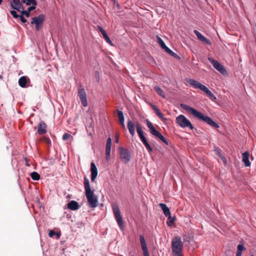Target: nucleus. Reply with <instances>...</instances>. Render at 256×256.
<instances>
[{
    "label": "nucleus",
    "mask_w": 256,
    "mask_h": 256,
    "mask_svg": "<svg viewBox=\"0 0 256 256\" xmlns=\"http://www.w3.org/2000/svg\"><path fill=\"white\" fill-rule=\"evenodd\" d=\"M76 227L78 228H82L84 226V223L82 222H76Z\"/></svg>",
    "instance_id": "obj_43"
},
{
    "label": "nucleus",
    "mask_w": 256,
    "mask_h": 256,
    "mask_svg": "<svg viewBox=\"0 0 256 256\" xmlns=\"http://www.w3.org/2000/svg\"><path fill=\"white\" fill-rule=\"evenodd\" d=\"M183 240L185 242L190 243L192 240V238L190 236L187 235L186 234H184L183 236Z\"/></svg>",
    "instance_id": "obj_35"
},
{
    "label": "nucleus",
    "mask_w": 256,
    "mask_h": 256,
    "mask_svg": "<svg viewBox=\"0 0 256 256\" xmlns=\"http://www.w3.org/2000/svg\"><path fill=\"white\" fill-rule=\"evenodd\" d=\"M120 158L124 164L128 163L131 158L130 153L129 150L122 146H120L119 148Z\"/></svg>",
    "instance_id": "obj_11"
},
{
    "label": "nucleus",
    "mask_w": 256,
    "mask_h": 256,
    "mask_svg": "<svg viewBox=\"0 0 256 256\" xmlns=\"http://www.w3.org/2000/svg\"><path fill=\"white\" fill-rule=\"evenodd\" d=\"M10 14L14 18H18L20 17V14H18L14 10H10Z\"/></svg>",
    "instance_id": "obj_40"
},
{
    "label": "nucleus",
    "mask_w": 256,
    "mask_h": 256,
    "mask_svg": "<svg viewBox=\"0 0 256 256\" xmlns=\"http://www.w3.org/2000/svg\"><path fill=\"white\" fill-rule=\"evenodd\" d=\"M112 208L115 220L120 230H123L124 228V225L118 206L116 204H113L112 206Z\"/></svg>",
    "instance_id": "obj_9"
},
{
    "label": "nucleus",
    "mask_w": 256,
    "mask_h": 256,
    "mask_svg": "<svg viewBox=\"0 0 256 256\" xmlns=\"http://www.w3.org/2000/svg\"><path fill=\"white\" fill-rule=\"evenodd\" d=\"M12 58H13V60H14V62H15V60H16V58H14V56H13Z\"/></svg>",
    "instance_id": "obj_59"
},
{
    "label": "nucleus",
    "mask_w": 256,
    "mask_h": 256,
    "mask_svg": "<svg viewBox=\"0 0 256 256\" xmlns=\"http://www.w3.org/2000/svg\"><path fill=\"white\" fill-rule=\"evenodd\" d=\"M70 136L71 135L70 134L65 132L62 136V139L64 140H67L70 138Z\"/></svg>",
    "instance_id": "obj_41"
},
{
    "label": "nucleus",
    "mask_w": 256,
    "mask_h": 256,
    "mask_svg": "<svg viewBox=\"0 0 256 256\" xmlns=\"http://www.w3.org/2000/svg\"><path fill=\"white\" fill-rule=\"evenodd\" d=\"M98 176V174H91L90 178L92 182H94Z\"/></svg>",
    "instance_id": "obj_48"
},
{
    "label": "nucleus",
    "mask_w": 256,
    "mask_h": 256,
    "mask_svg": "<svg viewBox=\"0 0 256 256\" xmlns=\"http://www.w3.org/2000/svg\"><path fill=\"white\" fill-rule=\"evenodd\" d=\"M90 171L91 174H98V168L94 162H90Z\"/></svg>",
    "instance_id": "obj_31"
},
{
    "label": "nucleus",
    "mask_w": 256,
    "mask_h": 256,
    "mask_svg": "<svg viewBox=\"0 0 256 256\" xmlns=\"http://www.w3.org/2000/svg\"><path fill=\"white\" fill-rule=\"evenodd\" d=\"M64 214H66V218L70 220L72 218V214H71V212H65Z\"/></svg>",
    "instance_id": "obj_49"
},
{
    "label": "nucleus",
    "mask_w": 256,
    "mask_h": 256,
    "mask_svg": "<svg viewBox=\"0 0 256 256\" xmlns=\"http://www.w3.org/2000/svg\"><path fill=\"white\" fill-rule=\"evenodd\" d=\"M163 50L170 56L172 53L173 52V51L167 46Z\"/></svg>",
    "instance_id": "obj_42"
},
{
    "label": "nucleus",
    "mask_w": 256,
    "mask_h": 256,
    "mask_svg": "<svg viewBox=\"0 0 256 256\" xmlns=\"http://www.w3.org/2000/svg\"><path fill=\"white\" fill-rule=\"evenodd\" d=\"M116 6L117 8V9L118 10H120L122 8V7L119 4H116Z\"/></svg>",
    "instance_id": "obj_54"
},
{
    "label": "nucleus",
    "mask_w": 256,
    "mask_h": 256,
    "mask_svg": "<svg viewBox=\"0 0 256 256\" xmlns=\"http://www.w3.org/2000/svg\"><path fill=\"white\" fill-rule=\"evenodd\" d=\"M94 77L97 82H100V74L99 70L94 71Z\"/></svg>",
    "instance_id": "obj_36"
},
{
    "label": "nucleus",
    "mask_w": 256,
    "mask_h": 256,
    "mask_svg": "<svg viewBox=\"0 0 256 256\" xmlns=\"http://www.w3.org/2000/svg\"><path fill=\"white\" fill-rule=\"evenodd\" d=\"M170 56L174 57V58H176V59L180 60V56L176 53H175L174 52H173L172 54H170Z\"/></svg>",
    "instance_id": "obj_46"
},
{
    "label": "nucleus",
    "mask_w": 256,
    "mask_h": 256,
    "mask_svg": "<svg viewBox=\"0 0 256 256\" xmlns=\"http://www.w3.org/2000/svg\"><path fill=\"white\" fill-rule=\"evenodd\" d=\"M154 90L156 92L158 95L162 96L163 98H165V94L163 90L158 86H154Z\"/></svg>",
    "instance_id": "obj_29"
},
{
    "label": "nucleus",
    "mask_w": 256,
    "mask_h": 256,
    "mask_svg": "<svg viewBox=\"0 0 256 256\" xmlns=\"http://www.w3.org/2000/svg\"><path fill=\"white\" fill-rule=\"evenodd\" d=\"M100 206H104L103 204H100Z\"/></svg>",
    "instance_id": "obj_63"
},
{
    "label": "nucleus",
    "mask_w": 256,
    "mask_h": 256,
    "mask_svg": "<svg viewBox=\"0 0 256 256\" xmlns=\"http://www.w3.org/2000/svg\"><path fill=\"white\" fill-rule=\"evenodd\" d=\"M118 116L122 127L126 129L124 124V116L123 112L119 109L117 110Z\"/></svg>",
    "instance_id": "obj_25"
},
{
    "label": "nucleus",
    "mask_w": 256,
    "mask_h": 256,
    "mask_svg": "<svg viewBox=\"0 0 256 256\" xmlns=\"http://www.w3.org/2000/svg\"><path fill=\"white\" fill-rule=\"evenodd\" d=\"M127 128L132 136L135 135V125L134 122L130 119H128L127 122Z\"/></svg>",
    "instance_id": "obj_23"
},
{
    "label": "nucleus",
    "mask_w": 256,
    "mask_h": 256,
    "mask_svg": "<svg viewBox=\"0 0 256 256\" xmlns=\"http://www.w3.org/2000/svg\"><path fill=\"white\" fill-rule=\"evenodd\" d=\"M18 18L22 24H25L28 22L27 20L22 15H20V17Z\"/></svg>",
    "instance_id": "obj_44"
},
{
    "label": "nucleus",
    "mask_w": 256,
    "mask_h": 256,
    "mask_svg": "<svg viewBox=\"0 0 256 256\" xmlns=\"http://www.w3.org/2000/svg\"><path fill=\"white\" fill-rule=\"evenodd\" d=\"M246 248L242 244H239L237 246V252L236 256H242V252L246 250Z\"/></svg>",
    "instance_id": "obj_27"
},
{
    "label": "nucleus",
    "mask_w": 256,
    "mask_h": 256,
    "mask_svg": "<svg viewBox=\"0 0 256 256\" xmlns=\"http://www.w3.org/2000/svg\"><path fill=\"white\" fill-rule=\"evenodd\" d=\"M159 206L162 210L164 215L166 218H170L171 213L170 210L166 204L160 203L159 204Z\"/></svg>",
    "instance_id": "obj_22"
},
{
    "label": "nucleus",
    "mask_w": 256,
    "mask_h": 256,
    "mask_svg": "<svg viewBox=\"0 0 256 256\" xmlns=\"http://www.w3.org/2000/svg\"><path fill=\"white\" fill-rule=\"evenodd\" d=\"M22 2L23 4H26V6H30L31 4L32 5V4H37L36 0H22Z\"/></svg>",
    "instance_id": "obj_34"
},
{
    "label": "nucleus",
    "mask_w": 256,
    "mask_h": 256,
    "mask_svg": "<svg viewBox=\"0 0 256 256\" xmlns=\"http://www.w3.org/2000/svg\"><path fill=\"white\" fill-rule=\"evenodd\" d=\"M102 38H105V36H107L108 34L105 31L102 34Z\"/></svg>",
    "instance_id": "obj_53"
},
{
    "label": "nucleus",
    "mask_w": 256,
    "mask_h": 256,
    "mask_svg": "<svg viewBox=\"0 0 256 256\" xmlns=\"http://www.w3.org/2000/svg\"><path fill=\"white\" fill-rule=\"evenodd\" d=\"M168 220L166 222V224L168 226L171 227L172 226V224L175 222V221L176 220V216H172L170 215V218H167Z\"/></svg>",
    "instance_id": "obj_30"
},
{
    "label": "nucleus",
    "mask_w": 256,
    "mask_h": 256,
    "mask_svg": "<svg viewBox=\"0 0 256 256\" xmlns=\"http://www.w3.org/2000/svg\"><path fill=\"white\" fill-rule=\"evenodd\" d=\"M47 126L44 121H40L38 126V133L40 135L46 134L47 132Z\"/></svg>",
    "instance_id": "obj_20"
},
{
    "label": "nucleus",
    "mask_w": 256,
    "mask_h": 256,
    "mask_svg": "<svg viewBox=\"0 0 256 256\" xmlns=\"http://www.w3.org/2000/svg\"><path fill=\"white\" fill-rule=\"evenodd\" d=\"M208 60L216 70L224 75V66L223 65L212 57H208Z\"/></svg>",
    "instance_id": "obj_12"
},
{
    "label": "nucleus",
    "mask_w": 256,
    "mask_h": 256,
    "mask_svg": "<svg viewBox=\"0 0 256 256\" xmlns=\"http://www.w3.org/2000/svg\"><path fill=\"white\" fill-rule=\"evenodd\" d=\"M224 72H225V76H226V75H227V74H228V73H227L226 70V69H225Z\"/></svg>",
    "instance_id": "obj_58"
},
{
    "label": "nucleus",
    "mask_w": 256,
    "mask_h": 256,
    "mask_svg": "<svg viewBox=\"0 0 256 256\" xmlns=\"http://www.w3.org/2000/svg\"><path fill=\"white\" fill-rule=\"evenodd\" d=\"M2 78H3L2 75V74H0V78L2 79Z\"/></svg>",
    "instance_id": "obj_57"
},
{
    "label": "nucleus",
    "mask_w": 256,
    "mask_h": 256,
    "mask_svg": "<svg viewBox=\"0 0 256 256\" xmlns=\"http://www.w3.org/2000/svg\"><path fill=\"white\" fill-rule=\"evenodd\" d=\"M186 80L194 88H198L202 91L211 100L216 99V97L214 94L208 89V88L197 80L193 78H186Z\"/></svg>",
    "instance_id": "obj_4"
},
{
    "label": "nucleus",
    "mask_w": 256,
    "mask_h": 256,
    "mask_svg": "<svg viewBox=\"0 0 256 256\" xmlns=\"http://www.w3.org/2000/svg\"><path fill=\"white\" fill-rule=\"evenodd\" d=\"M67 198H70V195H68V196H67Z\"/></svg>",
    "instance_id": "obj_62"
},
{
    "label": "nucleus",
    "mask_w": 256,
    "mask_h": 256,
    "mask_svg": "<svg viewBox=\"0 0 256 256\" xmlns=\"http://www.w3.org/2000/svg\"><path fill=\"white\" fill-rule=\"evenodd\" d=\"M22 0H11L10 2V6L11 8L16 10L20 12L24 8L22 5Z\"/></svg>",
    "instance_id": "obj_15"
},
{
    "label": "nucleus",
    "mask_w": 256,
    "mask_h": 256,
    "mask_svg": "<svg viewBox=\"0 0 256 256\" xmlns=\"http://www.w3.org/2000/svg\"><path fill=\"white\" fill-rule=\"evenodd\" d=\"M80 207V206L78 202L74 200H72L68 202L66 206H65L64 208V210L68 208L71 210H78Z\"/></svg>",
    "instance_id": "obj_17"
},
{
    "label": "nucleus",
    "mask_w": 256,
    "mask_h": 256,
    "mask_svg": "<svg viewBox=\"0 0 256 256\" xmlns=\"http://www.w3.org/2000/svg\"><path fill=\"white\" fill-rule=\"evenodd\" d=\"M48 235L51 238L58 240L62 235V233L60 230L56 232L54 230L51 229L48 230Z\"/></svg>",
    "instance_id": "obj_24"
},
{
    "label": "nucleus",
    "mask_w": 256,
    "mask_h": 256,
    "mask_svg": "<svg viewBox=\"0 0 256 256\" xmlns=\"http://www.w3.org/2000/svg\"><path fill=\"white\" fill-rule=\"evenodd\" d=\"M78 96L83 106H88V100L86 98V94L85 90L84 88H79L78 90Z\"/></svg>",
    "instance_id": "obj_14"
},
{
    "label": "nucleus",
    "mask_w": 256,
    "mask_h": 256,
    "mask_svg": "<svg viewBox=\"0 0 256 256\" xmlns=\"http://www.w3.org/2000/svg\"><path fill=\"white\" fill-rule=\"evenodd\" d=\"M113 2V4L116 6V4H118L117 2V0H114L112 2Z\"/></svg>",
    "instance_id": "obj_56"
},
{
    "label": "nucleus",
    "mask_w": 256,
    "mask_h": 256,
    "mask_svg": "<svg viewBox=\"0 0 256 256\" xmlns=\"http://www.w3.org/2000/svg\"><path fill=\"white\" fill-rule=\"evenodd\" d=\"M180 106L200 120L206 122L212 127L214 128H219L218 124L212 118L204 114L200 110L183 103L180 104Z\"/></svg>",
    "instance_id": "obj_1"
},
{
    "label": "nucleus",
    "mask_w": 256,
    "mask_h": 256,
    "mask_svg": "<svg viewBox=\"0 0 256 256\" xmlns=\"http://www.w3.org/2000/svg\"><path fill=\"white\" fill-rule=\"evenodd\" d=\"M136 128H138V127L140 128L142 126V125L140 124V123L138 122H136V124H134Z\"/></svg>",
    "instance_id": "obj_50"
},
{
    "label": "nucleus",
    "mask_w": 256,
    "mask_h": 256,
    "mask_svg": "<svg viewBox=\"0 0 256 256\" xmlns=\"http://www.w3.org/2000/svg\"><path fill=\"white\" fill-rule=\"evenodd\" d=\"M194 34L196 35L197 36V38L198 40L200 41L203 42L204 43L210 45L211 44V42L210 40L206 38V36H204L201 32H200L199 31H198L196 30H194Z\"/></svg>",
    "instance_id": "obj_18"
},
{
    "label": "nucleus",
    "mask_w": 256,
    "mask_h": 256,
    "mask_svg": "<svg viewBox=\"0 0 256 256\" xmlns=\"http://www.w3.org/2000/svg\"><path fill=\"white\" fill-rule=\"evenodd\" d=\"M180 106L200 120L206 122L212 127L214 128H219L218 124L212 118L204 114L200 110L183 103L180 104Z\"/></svg>",
    "instance_id": "obj_2"
},
{
    "label": "nucleus",
    "mask_w": 256,
    "mask_h": 256,
    "mask_svg": "<svg viewBox=\"0 0 256 256\" xmlns=\"http://www.w3.org/2000/svg\"><path fill=\"white\" fill-rule=\"evenodd\" d=\"M88 135L91 136V135H92V134H91L90 132V133L88 134Z\"/></svg>",
    "instance_id": "obj_64"
},
{
    "label": "nucleus",
    "mask_w": 256,
    "mask_h": 256,
    "mask_svg": "<svg viewBox=\"0 0 256 256\" xmlns=\"http://www.w3.org/2000/svg\"><path fill=\"white\" fill-rule=\"evenodd\" d=\"M242 162H244L246 167L250 166L251 163L250 162V153L248 151H246L242 154Z\"/></svg>",
    "instance_id": "obj_21"
},
{
    "label": "nucleus",
    "mask_w": 256,
    "mask_h": 256,
    "mask_svg": "<svg viewBox=\"0 0 256 256\" xmlns=\"http://www.w3.org/2000/svg\"><path fill=\"white\" fill-rule=\"evenodd\" d=\"M30 78L26 76H21L18 81L19 86L22 88H26L30 85Z\"/></svg>",
    "instance_id": "obj_16"
},
{
    "label": "nucleus",
    "mask_w": 256,
    "mask_h": 256,
    "mask_svg": "<svg viewBox=\"0 0 256 256\" xmlns=\"http://www.w3.org/2000/svg\"><path fill=\"white\" fill-rule=\"evenodd\" d=\"M156 38L157 43L158 44L160 48L163 50L166 46L164 42L160 36L158 35L156 36Z\"/></svg>",
    "instance_id": "obj_28"
},
{
    "label": "nucleus",
    "mask_w": 256,
    "mask_h": 256,
    "mask_svg": "<svg viewBox=\"0 0 256 256\" xmlns=\"http://www.w3.org/2000/svg\"><path fill=\"white\" fill-rule=\"evenodd\" d=\"M30 176L34 180H38L40 178V174L36 172H31Z\"/></svg>",
    "instance_id": "obj_33"
},
{
    "label": "nucleus",
    "mask_w": 256,
    "mask_h": 256,
    "mask_svg": "<svg viewBox=\"0 0 256 256\" xmlns=\"http://www.w3.org/2000/svg\"><path fill=\"white\" fill-rule=\"evenodd\" d=\"M226 163H227V160H226V159L225 158V162H224L225 166L226 164Z\"/></svg>",
    "instance_id": "obj_60"
},
{
    "label": "nucleus",
    "mask_w": 256,
    "mask_h": 256,
    "mask_svg": "<svg viewBox=\"0 0 256 256\" xmlns=\"http://www.w3.org/2000/svg\"><path fill=\"white\" fill-rule=\"evenodd\" d=\"M171 245L172 256H182L184 243L181 238L175 236L172 241Z\"/></svg>",
    "instance_id": "obj_5"
},
{
    "label": "nucleus",
    "mask_w": 256,
    "mask_h": 256,
    "mask_svg": "<svg viewBox=\"0 0 256 256\" xmlns=\"http://www.w3.org/2000/svg\"><path fill=\"white\" fill-rule=\"evenodd\" d=\"M214 152L216 155L219 156L224 162V156L222 154V150L220 148L216 147L214 148Z\"/></svg>",
    "instance_id": "obj_32"
},
{
    "label": "nucleus",
    "mask_w": 256,
    "mask_h": 256,
    "mask_svg": "<svg viewBox=\"0 0 256 256\" xmlns=\"http://www.w3.org/2000/svg\"><path fill=\"white\" fill-rule=\"evenodd\" d=\"M46 15L41 14L38 16H34L31 18L30 24L35 25V30L36 32H39L44 26L46 21Z\"/></svg>",
    "instance_id": "obj_7"
},
{
    "label": "nucleus",
    "mask_w": 256,
    "mask_h": 256,
    "mask_svg": "<svg viewBox=\"0 0 256 256\" xmlns=\"http://www.w3.org/2000/svg\"><path fill=\"white\" fill-rule=\"evenodd\" d=\"M20 12L21 13L20 15H22L23 16H24L26 18H29L30 16V14L27 10H24V8L20 10Z\"/></svg>",
    "instance_id": "obj_38"
},
{
    "label": "nucleus",
    "mask_w": 256,
    "mask_h": 256,
    "mask_svg": "<svg viewBox=\"0 0 256 256\" xmlns=\"http://www.w3.org/2000/svg\"><path fill=\"white\" fill-rule=\"evenodd\" d=\"M84 187L88 206L93 208L97 207L98 204V196L94 194V190L91 188L89 180L86 176L84 178Z\"/></svg>",
    "instance_id": "obj_3"
},
{
    "label": "nucleus",
    "mask_w": 256,
    "mask_h": 256,
    "mask_svg": "<svg viewBox=\"0 0 256 256\" xmlns=\"http://www.w3.org/2000/svg\"><path fill=\"white\" fill-rule=\"evenodd\" d=\"M144 256H150L148 248L142 250Z\"/></svg>",
    "instance_id": "obj_45"
},
{
    "label": "nucleus",
    "mask_w": 256,
    "mask_h": 256,
    "mask_svg": "<svg viewBox=\"0 0 256 256\" xmlns=\"http://www.w3.org/2000/svg\"><path fill=\"white\" fill-rule=\"evenodd\" d=\"M176 122L182 128H188L190 130H196L191 122L183 114L178 116L176 118Z\"/></svg>",
    "instance_id": "obj_8"
},
{
    "label": "nucleus",
    "mask_w": 256,
    "mask_h": 256,
    "mask_svg": "<svg viewBox=\"0 0 256 256\" xmlns=\"http://www.w3.org/2000/svg\"><path fill=\"white\" fill-rule=\"evenodd\" d=\"M114 142L116 144H118L119 142V138L118 137H116L114 140Z\"/></svg>",
    "instance_id": "obj_55"
},
{
    "label": "nucleus",
    "mask_w": 256,
    "mask_h": 256,
    "mask_svg": "<svg viewBox=\"0 0 256 256\" xmlns=\"http://www.w3.org/2000/svg\"><path fill=\"white\" fill-rule=\"evenodd\" d=\"M36 6H37V4H32V5H31V6H29L27 8V10L30 14V12L32 11H33V10H36Z\"/></svg>",
    "instance_id": "obj_39"
},
{
    "label": "nucleus",
    "mask_w": 256,
    "mask_h": 256,
    "mask_svg": "<svg viewBox=\"0 0 256 256\" xmlns=\"http://www.w3.org/2000/svg\"><path fill=\"white\" fill-rule=\"evenodd\" d=\"M2 1H3V0H0V5L2 4Z\"/></svg>",
    "instance_id": "obj_61"
},
{
    "label": "nucleus",
    "mask_w": 256,
    "mask_h": 256,
    "mask_svg": "<svg viewBox=\"0 0 256 256\" xmlns=\"http://www.w3.org/2000/svg\"><path fill=\"white\" fill-rule=\"evenodd\" d=\"M112 145V139L108 136L106 139V160L108 162L110 159V153Z\"/></svg>",
    "instance_id": "obj_13"
},
{
    "label": "nucleus",
    "mask_w": 256,
    "mask_h": 256,
    "mask_svg": "<svg viewBox=\"0 0 256 256\" xmlns=\"http://www.w3.org/2000/svg\"><path fill=\"white\" fill-rule=\"evenodd\" d=\"M97 29L101 34L106 31V30L100 26H98Z\"/></svg>",
    "instance_id": "obj_47"
},
{
    "label": "nucleus",
    "mask_w": 256,
    "mask_h": 256,
    "mask_svg": "<svg viewBox=\"0 0 256 256\" xmlns=\"http://www.w3.org/2000/svg\"><path fill=\"white\" fill-rule=\"evenodd\" d=\"M46 141L48 144L51 145V140L48 138H46Z\"/></svg>",
    "instance_id": "obj_51"
},
{
    "label": "nucleus",
    "mask_w": 256,
    "mask_h": 256,
    "mask_svg": "<svg viewBox=\"0 0 256 256\" xmlns=\"http://www.w3.org/2000/svg\"><path fill=\"white\" fill-rule=\"evenodd\" d=\"M105 41L108 44L111 46H114V44L112 42V40H111L110 36L108 35L107 36H105V38H103Z\"/></svg>",
    "instance_id": "obj_37"
},
{
    "label": "nucleus",
    "mask_w": 256,
    "mask_h": 256,
    "mask_svg": "<svg viewBox=\"0 0 256 256\" xmlns=\"http://www.w3.org/2000/svg\"><path fill=\"white\" fill-rule=\"evenodd\" d=\"M25 162H26V165L28 166H30V164L28 162V160L27 158H24Z\"/></svg>",
    "instance_id": "obj_52"
},
{
    "label": "nucleus",
    "mask_w": 256,
    "mask_h": 256,
    "mask_svg": "<svg viewBox=\"0 0 256 256\" xmlns=\"http://www.w3.org/2000/svg\"><path fill=\"white\" fill-rule=\"evenodd\" d=\"M140 245L142 246V250L148 248V246H147V244H146L145 238L144 235H142V234L140 235Z\"/></svg>",
    "instance_id": "obj_26"
},
{
    "label": "nucleus",
    "mask_w": 256,
    "mask_h": 256,
    "mask_svg": "<svg viewBox=\"0 0 256 256\" xmlns=\"http://www.w3.org/2000/svg\"><path fill=\"white\" fill-rule=\"evenodd\" d=\"M145 123L148 128L150 132L154 136L158 138L165 144L168 146V140L158 130H156L153 124L148 119H146Z\"/></svg>",
    "instance_id": "obj_6"
},
{
    "label": "nucleus",
    "mask_w": 256,
    "mask_h": 256,
    "mask_svg": "<svg viewBox=\"0 0 256 256\" xmlns=\"http://www.w3.org/2000/svg\"><path fill=\"white\" fill-rule=\"evenodd\" d=\"M136 130L140 140L146 147L148 153L151 154L153 152V149L147 140L142 126L140 128L138 127L136 128Z\"/></svg>",
    "instance_id": "obj_10"
},
{
    "label": "nucleus",
    "mask_w": 256,
    "mask_h": 256,
    "mask_svg": "<svg viewBox=\"0 0 256 256\" xmlns=\"http://www.w3.org/2000/svg\"><path fill=\"white\" fill-rule=\"evenodd\" d=\"M149 105L151 106V108L153 109L156 114L157 116L164 122L166 119L164 117V114L161 112V111L158 108V107L154 104L152 102L149 103Z\"/></svg>",
    "instance_id": "obj_19"
}]
</instances>
